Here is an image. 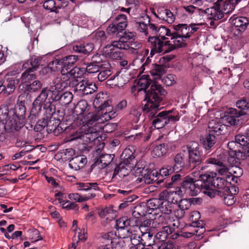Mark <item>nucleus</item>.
Segmentation results:
<instances>
[{
    "label": "nucleus",
    "mask_w": 249,
    "mask_h": 249,
    "mask_svg": "<svg viewBox=\"0 0 249 249\" xmlns=\"http://www.w3.org/2000/svg\"><path fill=\"white\" fill-rule=\"evenodd\" d=\"M68 83L62 81V77L55 79L49 87L44 88L36 99L40 102L43 106V109L46 113L47 116L43 118L42 122L53 123L52 124H60V119L58 114L55 113V106L53 102H57L63 90L67 86Z\"/></svg>",
    "instance_id": "1"
},
{
    "label": "nucleus",
    "mask_w": 249,
    "mask_h": 249,
    "mask_svg": "<svg viewBox=\"0 0 249 249\" xmlns=\"http://www.w3.org/2000/svg\"><path fill=\"white\" fill-rule=\"evenodd\" d=\"M112 100L107 94L103 92L98 93L93 102V106L99 112L102 111L103 115L100 116L92 112L88 113L84 118V121L74 123V124H99L115 117L116 112L112 110Z\"/></svg>",
    "instance_id": "2"
},
{
    "label": "nucleus",
    "mask_w": 249,
    "mask_h": 249,
    "mask_svg": "<svg viewBox=\"0 0 249 249\" xmlns=\"http://www.w3.org/2000/svg\"><path fill=\"white\" fill-rule=\"evenodd\" d=\"M98 125H81L78 130L74 131L75 128L74 125H68L64 129L61 125H46V132L47 134L53 133L54 136H58L60 134H68L71 133L70 136L71 140H75L82 138L86 136L89 141L100 142L105 139V135L103 136L100 135V131L97 130Z\"/></svg>",
    "instance_id": "3"
},
{
    "label": "nucleus",
    "mask_w": 249,
    "mask_h": 249,
    "mask_svg": "<svg viewBox=\"0 0 249 249\" xmlns=\"http://www.w3.org/2000/svg\"><path fill=\"white\" fill-rule=\"evenodd\" d=\"M151 80L148 74H143L138 79L137 84L142 88V93L145 96L143 101L146 102L143 107L144 110L150 111L152 108L158 107L159 102L162 100L161 95H165L167 91L160 84L154 83L150 88L146 89L151 84Z\"/></svg>",
    "instance_id": "4"
},
{
    "label": "nucleus",
    "mask_w": 249,
    "mask_h": 249,
    "mask_svg": "<svg viewBox=\"0 0 249 249\" xmlns=\"http://www.w3.org/2000/svg\"><path fill=\"white\" fill-rule=\"evenodd\" d=\"M28 94V93L24 92L18 96L14 111L15 116L12 119L8 118V107L5 106L0 107V124H23L26 109L22 99Z\"/></svg>",
    "instance_id": "5"
},
{
    "label": "nucleus",
    "mask_w": 249,
    "mask_h": 249,
    "mask_svg": "<svg viewBox=\"0 0 249 249\" xmlns=\"http://www.w3.org/2000/svg\"><path fill=\"white\" fill-rule=\"evenodd\" d=\"M236 107L241 110L238 111L236 109L230 108L227 112L220 114V118L215 122V124H224L229 123L230 124H238L242 117L249 113V102L245 99H242L236 103Z\"/></svg>",
    "instance_id": "6"
},
{
    "label": "nucleus",
    "mask_w": 249,
    "mask_h": 249,
    "mask_svg": "<svg viewBox=\"0 0 249 249\" xmlns=\"http://www.w3.org/2000/svg\"><path fill=\"white\" fill-rule=\"evenodd\" d=\"M201 24L191 23L178 24L174 25L173 31L175 32V40L173 43L176 48L185 47L187 45L186 39L189 38L192 35L199 29L198 27Z\"/></svg>",
    "instance_id": "7"
},
{
    "label": "nucleus",
    "mask_w": 249,
    "mask_h": 249,
    "mask_svg": "<svg viewBox=\"0 0 249 249\" xmlns=\"http://www.w3.org/2000/svg\"><path fill=\"white\" fill-rule=\"evenodd\" d=\"M80 59V57L77 55H70L62 58H55L48 65V68L52 71H55L61 70L62 75L68 76L69 71L74 67L75 63Z\"/></svg>",
    "instance_id": "8"
},
{
    "label": "nucleus",
    "mask_w": 249,
    "mask_h": 249,
    "mask_svg": "<svg viewBox=\"0 0 249 249\" xmlns=\"http://www.w3.org/2000/svg\"><path fill=\"white\" fill-rule=\"evenodd\" d=\"M163 95L161 97L162 98ZM162 99L159 102L158 107L152 108L150 111H147L146 110H143L145 113H149V115L151 117H154V119L152 121V124H156L158 123H164V124H174L179 120V117L178 113L175 109H172L169 110H164L161 111L156 114V110L157 109H160V108H158L160 107V103L161 102Z\"/></svg>",
    "instance_id": "9"
},
{
    "label": "nucleus",
    "mask_w": 249,
    "mask_h": 249,
    "mask_svg": "<svg viewBox=\"0 0 249 249\" xmlns=\"http://www.w3.org/2000/svg\"><path fill=\"white\" fill-rule=\"evenodd\" d=\"M229 126L230 125H215L210 127L209 126L211 130L208 134L200 138V144L206 150H210L216 142L215 135H225L228 132Z\"/></svg>",
    "instance_id": "10"
},
{
    "label": "nucleus",
    "mask_w": 249,
    "mask_h": 249,
    "mask_svg": "<svg viewBox=\"0 0 249 249\" xmlns=\"http://www.w3.org/2000/svg\"><path fill=\"white\" fill-rule=\"evenodd\" d=\"M151 48L150 55L152 57L156 53H168L175 49V44H170L169 41H165L160 39L157 36H150L148 38Z\"/></svg>",
    "instance_id": "11"
},
{
    "label": "nucleus",
    "mask_w": 249,
    "mask_h": 249,
    "mask_svg": "<svg viewBox=\"0 0 249 249\" xmlns=\"http://www.w3.org/2000/svg\"><path fill=\"white\" fill-rule=\"evenodd\" d=\"M215 172H207L199 176L197 186H200L202 192L211 198H214L216 195V191L213 190V175Z\"/></svg>",
    "instance_id": "12"
},
{
    "label": "nucleus",
    "mask_w": 249,
    "mask_h": 249,
    "mask_svg": "<svg viewBox=\"0 0 249 249\" xmlns=\"http://www.w3.org/2000/svg\"><path fill=\"white\" fill-rule=\"evenodd\" d=\"M135 26L138 31L148 37L152 36H156L159 27L157 25L150 22V18L147 15L142 17L139 21L136 22Z\"/></svg>",
    "instance_id": "13"
},
{
    "label": "nucleus",
    "mask_w": 249,
    "mask_h": 249,
    "mask_svg": "<svg viewBox=\"0 0 249 249\" xmlns=\"http://www.w3.org/2000/svg\"><path fill=\"white\" fill-rule=\"evenodd\" d=\"M229 149L228 163H238L239 160H245L247 158L246 153L241 151L243 148L241 143L235 141H230L227 144Z\"/></svg>",
    "instance_id": "14"
},
{
    "label": "nucleus",
    "mask_w": 249,
    "mask_h": 249,
    "mask_svg": "<svg viewBox=\"0 0 249 249\" xmlns=\"http://www.w3.org/2000/svg\"><path fill=\"white\" fill-rule=\"evenodd\" d=\"M128 25L127 16L124 14H120L117 15L111 23H110L106 31L108 35H118L125 29Z\"/></svg>",
    "instance_id": "15"
},
{
    "label": "nucleus",
    "mask_w": 249,
    "mask_h": 249,
    "mask_svg": "<svg viewBox=\"0 0 249 249\" xmlns=\"http://www.w3.org/2000/svg\"><path fill=\"white\" fill-rule=\"evenodd\" d=\"M42 107H43V105L35 99L32 104V107L30 115L26 120H24V124H32L35 123H36V124H52L53 123L42 122V121H41L43 118L48 115V113H46V115L44 114L40 119H38V115L42 110Z\"/></svg>",
    "instance_id": "16"
},
{
    "label": "nucleus",
    "mask_w": 249,
    "mask_h": 249,
    "mask_svg": "<svg viewBox=\"0 0 249 249\" xmlns=\"http://www.w3.org/2000/svg\"><path fill=\"white\" fill-rule=\"evenodd\" d=\"M24 126L25 125H0V142L5 140L7 133L22 137L27 129Z\"/></svg>",
    "instance_id": "17"
},
{
    "label": "nucleus",
    "mask_w": 249,
    "mask_h": 249,
    "mask_svg": "<svg viewBox=\"0 0 249 249\" xmlns=\"http://www.w3.org/2000/svg\"><path fill=\"white\" fill-rule=\"evenodd\" d=\"M114 236L113 232L103 234L101 239L102 245L99 249H122L119 239Z\"/></svg>",
    "instance_id": "18"
},
{
    "label": "nucleus",
    "mask_w": 249,
    "mask_h": 249,
    "mask_svg": "<svg viewBox=\"0 0 249 249\" xmlns=\"http://www.w3.org/2000/svg\"><path fill=\"white\" fill-rule=\"evenodd\" d=\"M197 183L198 179L195 180V178L187 177L185 180L182 181L180 188L183 193L187 194L191 196H196L202 191L200 186H197Z\"/></svg>",
    "instance_id": "19"
},
{
    "label": "nucleus",
    "mask_w": 249,
    "mask_h": 249,
    "mask_svg": "<svg viewBox=\"0 0 249 249\" xmlns=\"http://www.w3.org/2000/svg\"><path fill=\"white\" fill-rule=\"evenodd\" d=\"M187 149L189 154V163L190 165L195 167L199 165L204 160V156L198 145L196 147L187 145Z\"/></svg>",
    "instance_id": "20"
},
{
    "label": "nucleus",
    "mask_w": 249,
    "mask_h": 249,
    "mask_svg": "<svg viewBox=\"0 0 249 249\" xmlns=\"http://www.w3.org/2000/svg\"><path fill=\"white\" fill-rule=\"evenodd\" d=\"M183 191L180 187H177L175 191L164 190L160 195V199H166L172 205L178 204L183 195Z\"/></svg>",
    "instance_id": "21"
},
{
    "label": "nucleus",
    "mask_w": 249,
    "mask_h": 249,
    "mask_svg": "<svg viewBox=\"0 0 249 249\" xmlns=\"http://www.w3.org/2000/svg\"><path fill=\"white\" fill-rule=\"evenodd\" d=\"M137 170L140 174V176H142V178L140 179V182L143 180L145 183L150 184L158 180L157 177L159 175L157 171L151 170V169L145 168V166L138 167Z\"/></svg>",
    "instance_id": "22"
},
{
    "label": "nucleus",
    "mask_w": 249,
    "mask_h": 249,
    "mask_svg": "<svg viewBox=\"0 0 249 249\" xmlns=\"http://www.w3.org/2000/svg\"><path fill=\"white\" fill-rule=\"evenodd\" d=\"M224 154H220L217 157V159L213 158H209L205 160L206 164H212L218 166L216 169V171L219 174L221 175H225L227 173H230L229 167L225 166L224 161L225 157Z\"/></svg>",
    "instance_id": "23"
},
{
    "label": "nucleus",
    "mask_w": 249,
    "mask_h": 249,
    "mask_svg": "<svg viewBox=\"0 0 249 249\" xmlns=\"http://www.w3.org/2000/svg\"><path fill=\"white\" fill-rule=\"evenodd\" d=\"M152 13L157 18L160 20L166 21L168 23H172L175 20V15L171 11L163 7L158 8L157 11L153 8Z\"/></svg>",
    "instance_id": "24"
},
{
    "label": "nucleus",
    "mask_w": 249,
    "mask_h": 249,
    "mask_svg": "<svg viewBox=\"0 0 249 249\" xmlns=\"http://www.w3.org/2000/svg\"><path fill=\"white\" fill-rule=\"evenodd\" d=\"M121 158L123 159V161H121L122 162L130 164V167H135L137 168L139 167V163H137L135 160V149L133 146H129L124 149L121 155Z\"/></svg>",
    "instance_id": "25"
},
{
    "label": "nucleus",
    "mask_w": 249,
    "mask_h": 249,
    "mask_svg": "<svg viewBox=\"0 0 249 249\" xmlns=\"http://www.w3.org/2000/svg\"><path fill=\"white\" fill-rule=\"evenodd\" d=\"M181 176L180 174H177L172 176L171 178H165L157 181L158 185L161 187H166L167 188H176L178 183L181 185Z\"/></svg>",
    "instance_id": "26"
},
{
    "label": "nucleus",
    "mask_w": 249,
    "mask_h": 249,
    "mask_svg": "<svg viewBox=\"0 0 249 249\" xmlns=\"http://www.w3.org/2000/svg\"><path fill=\"white\" fill-rule=\"evenodd\" d=\"M46 126V125H29V126L25 125L24 127L27 128L25 132L27 130H28V132L31 131V134L34 136L35 141L39 142L44 138L45 134L47 133L46 129H45Z\"/></svg>",
    "instance_id": "27"
},
{
    "label": "nucleus",
    "mask_w": 249,
    "mask_h": 249,
    "mask_svg": "<svg viewBox=\"0 0 249 249\" xmlns=\"http://www.w3.org/2000/svg\"><path fill=\"white\" fill-rule=\"evenodd\" d=\"M94 45L92 43L78 42L72 46L73 51L75 53H81L85 55H89L93 51Z\"/></svg>",
    "instance_id": "28"
},
{
    "label": "nucleus",
    "mask_w": 249,
    "mask_h": 249,
    "mask_svg": "<svg viewBox=\"0 0 249 249\" xmlns=\"http://www.w3.org/2000/svg\"><path fill=\"white\" fill-rule=\"evenodd\" d=\"M2 82L3 83L2 85L4 88L2 94L8 95L11 94L15 89L16 80L14 77L2 74Z\"/></svg>",
    "instance_id": "29"
},
{
    "label": "nucleus",
    "mask_w": 249,
    "mask_h": 249,
    "mask_svg": "<svg viewBox=\"0 0 249 249\" xmlns=\"http://www.w3.org/2000/svg\"><path fill=\"white\" fill-rule=\"evenodd\" d=\"M220 4L218 3L217 1L213 6L207 8L206 10V13L210 16L209 18L216 20L223 18L224 16V13H223V10L219 6Z\"/></svg>",
    "instance_id": "30"
},
{
    "label": "nucleus",
    "mask_w": 249,
    "mask_h": 249,
    "mask_svg": "<svg viewBox=\"0 0 249 249\" xmlns=\"http://www.w3.org/2000/svg\"><path fill=\"white\" fill-rule=\"evenodd\" d=\"M87 162L85 156L78 155L72 158L69 161V166L75 170H78L85 166Z\"/></svg>",
    "instance_id": "31"
},
{
    "label": "nucleus",
    "mask_w": 249,
    "mask_h": 249,
    "mask_svg": "<svg viewBox=\"0 0 249 249\" xmlns=\"http://www.w3.org/2000/svg\"><path fill=\"white\" fill-rule=\"evenodd\" d=\"M112 73L111 67L109 62L104 61L101 65V68L98 71L97 78L99 81L102 82L106 80Z\"/></svg>",
    "instance_id": "32"
},
{
    "label": "nucleus",
    "mask_w": 249,
    "mask_h": 249,
    "mask_svg": "<svg viewBox=\"0 0 249 249\" xmlns=\"http://www.w3.org/2000/svg\"><path fill=\"white\" fill-rule=\"evenodd\" d=\"M232 22L235 30L243 33L249 25V19L245 17H239L234 18Z\"/></svg>",
    "instance_id": "33"
},
{
    "label": "nucleus",
    "mask_w": 249,
    "mask_h": 249,
    "mask_svg": "<svg viewBox=\"0 0 249 249\" xmlns=\"http://www.w3.org/2000/svg\"><path fill=\"white\" fill-rule=\"evenodd\" d=\"M42 59L41 56H32L23 64L22 69H27L29 71H36L40 65H42Z\"/></svg>",
    "instance_id": "34"
},
{
    "label": "nucleus",
    "mask_w": 249,
    "mask_h": 249,
    "mask_svg": "<svg viewBox=\"0 0 249 249\" xmlns=\"http://www.w3.org/2000/svg\"><path fill=\"white\" fill-rule=\"evenodd\" d=\"M216 192V195L222 198L225 204L228 206H231L235 203L236 198L230 190V187L225 191H218Z\"/></svg>",
    "instance_id": "35"
},
{
    "label": "nucleus",
    "mask_w": 249,
    "mask_h": 249,
    "mask_svg": "<svg viewBox=\"0 0 249 249\" xmlns=\"http://www.w3.org/2000/svg\"><path fill=\"white\" fill-rule=\"evenodd\" d=\"M134 218H128L127 217L123 216L117 220L116 221V226L117 230L126 229L127 232H129L130 230L127 228L130 226H135L137 225L136 223L134 222Z\"/></svg>",
    "instance_id": "36"
},
{
    "label": "nucleus",
    "mask_w": 249,
    "mask_h": 249,
    "mask_svg": "<svg viewBox=\"0 0 249 249\" xmlns=\"http://www.w3.org/2000/svg\"><path fill=\"white\" fill-rule=\"evenodd\" d=\"M213 190L214 191H225L229 188L228 186L229 182L225 178L219 177L217 176L216 173L213 175Z\"/></svg>",
    "instance_id": "37"
},
{
    "label": "nucleus",
    "mask_w": 249,
    "mask_h": 249,
    "mask_svg": "<svg viewBox=\"0 0 249 249\" xmlns=\"http://www.w3.org/2000/svg\"><path fill=\"white\" fill-rule=\"evenodd\" d=\"M130 165L125 162H120L114 169L113 175H118L120 178L127 176L130 172V169L135 168V167H130Z\"/></svg>",
    "instance_id": "38"
},
{
    "label": "nucleus",
    "mask_w": 249,
    "mask_h": 249,
    "mask_svg": "<svg viewBox=\"0 0 249 249\" xmlns=\"http://www.w3.org/2000/svg\"><path fill=\"white\" fill-rule=\"evenodd\" d=\"M157 36L160 37L161 40H165L170 38L171 40H175V32L173 31V27L172 29L166 28L164 26H160L159 27Z\"/></svg>",
    "instance_id": "39"
},
{
    "label": "nucleus",
    "mask_w": 249,
    "mask_h": 249,
    "mask_svg": "<svg viewBox=\"0 0 249 249\" xmlns=\"http://www.w3.org/2000/svg\"><path fill=\"white\" fill-rule=\"evenodd\" d=\"M169 150V145L166 142L157 144L154 146L152 154L154 157H162L166 155Z\"/></svg>",
    "instance_id": "40"
},
{
    "label": "nucleus",
    "mask_w": 249,
    "mask_h": 249,
    "mask_svg": "<svg viewBox=\"0 0 249 249\" xmlns=\"http://www.w3.org/2000/svg\"><path fill=\"white\" fill-rule=\"evenodd\" d=\"M244 160H239V163L236 164H232V163H228L229 166L230 174L232 176V179L237 182V179L240 177L243 173V170L239 165L241 164V161Z\"/></svg>",
    "instance_id": "41"
},
{
    "label": "nucleus",
    "mask_w": 249,
    "mask_h": 249,
    "mask_svg": "<svg viewBox=\"0 0 249 249\" xmlns=\"http://www.w3.org/2000/svg\"><path fill=\"white\" fill-rule=\"evenodd\" d=\"M103 51L106 57L113 60H120L126 57L123 52L120 51H115L114 49H105L104 47Z\"/></svg>",
    "instance_id": "42"
},
{
    "label": "nucleus",
    "mask_w": 249,
    "mask_h": 249,
    "mask_svg": "<svg viewBox=\"0 0 249 249\" xmlns=\"http://www.w3.org/2000/svg\"><path fill=\"white\" fill-rule=\"evenodd\" d=\"M125 41L120 36L118 40L112 41L110 43L106 45L104 47L106 49H118L120 50H127L129 49V45L128 43H125Z\"/></svg>",
    "instance_id": "43"
},
{
    "label": "nucleus",
    "mask_w": 249,
    "mask_h": 249,
    "mask_svg": "<svg viewBox=\"0 0 249 249\" xmlns=\"http://www.w3.org/2000/svg\"><path fill=\"white\" fill-rule=\"evenodd\" d=\"M141 236H138V241L142 243L143 244L147 247H150L155 245L154 240L153 237V234L150 232H142Z\"/></svg>",
    "instance_id": "44"
},
{
    "label": "nucleus",
    "mask_w": 249,
    "mask_h": 249,
    "mask_svg": "<svg viewBox=\"0 0 249 249\" xmlns=\"http://www.w3.org/2000/svg\"><path fill=\"white\" fill-rule=\"evenodd\" d=\"M185 155L181 153H178L174 158V164L172 166L175 171L178 173L184 168L185 166Z\"/></svg>",
    "instance_id": "45"
},
{
    "label": "nucleus",
    "mask_w": 249,
    "mask_h": 249,
    "mask_svg": "<svg viewBox=\"0 0 249 249\" xmlns=\"http://www.w3.org/2000/svg\"><path fill=\"white\" fill-rule=\"evenodd\" d=\"M150 70V72L152 76H156V79H160L162 76L166 72L165 68L163 65L152 64Z\"/></svg>",
    "instance_id": "46"
},
{
    "label": "nucleus",
    "mask_w": 249,
    "mask_h": 249,
    "mask_svg": "<svg viewBox=\"0 0 249 249\" xmlns=\"http://www.w3.org/2000/svg\"><path fill=\"white\" fill-rule=\"evenodd\" d=\"M145 125H143V127H144V133H139L138 134L136 135V137H141L142 135H146L145 141H148L151 137V134L153 130H158L160 132H163L165 130V128L164 127L165 125H162L161 127H157L156 125H147L146 127H145Z\"/></svg>",
    "instance_id": "47"
},
{
    "label": "nucleus",
    "mask_w": 249,
    "mask_h": 249,
    "mask_svg": "<svg viewBox=\"0 0 249 249\" xmlns=\"http://www.w3.org/2000/svg\"><path fill=\"white\" fill-rule=\"evenodd\" d=\"M113 206L112 205L108 207H100L98 210V214L101 218L108 219L110 218V214H114L116 211L113 209Z\"/></svg>",
    "instance_id": "48"
},
{
    "label": "nucleus",
    "mask_w": 249,
    "mask_h": 249,
    "mask_svg": "<svg viewBox=\"0 0 249 249\" xmlns=\"http://www.w3.org/2000/svg\"><path fill=\"white\" fill-rule=\"evenodd\" d=\"M96 196V194L93 193H89L88 195L84 196H80L78 193H71L68 197L71 200H75L78 202L86 201Z\"/></svg>",
    "instance_id": "49"
},
{
    "label": "nucleus",
    "mask_w": 249,
    "mask_h": 249,
    "mask_svg": "<svg viewBox=\"0 0 249 249\" xmlns=\"http://www.w3.org/2000/svg\"><path fill=\"white\" fill-rule=\"evenodd\" d=\"M77 190L79 191H89L93 189L95 191L99 190L98 184L96 183L78 182L76 183Z\"/></svg>",
    "instance_id": "50"
},
{
    "label": "nucleus",
    "mask_w": 249,
    "mask_h": 249,
    "mask_svg": "<svg viewBox=\"0 0 249 249\" xmlns=\"http://www.w3.org/2000/svg\"><path fill=\"white\" fill-rule=\"evenodd\" d=\"M159 210L165 215L170 214L173 211V205L166 199H161Z\"/></svg>",
    "instance_id": "51"
},
{
    "label": "nucleus",
    "mask_w": 249,
    "mask_h": 249,
    "mask_svg": "<svg viewBox=\"0 0 249 249\" xmlns=\"http://www.w3.org/2000/svg\"><path fill=\"white\" fill-rule=\"evenodd\" d=\"M72 98L73 95L71 92L70 91L64 92V90H63L57 102L61 106H64L71 103Z\"/></svg>",
    "instance_id": "52"
},
{
    "label": "nucleus",
    "mask_w": 249,
    "mask_h": 249,
    "mask_svg": "<svg viewBox=\"0 0 249 249\" xmlns=\"http://www.w3.org/2000/svg\"><path fill=\"white\" fill-rule=\"evenodd\" d=\"M107 37L104 31H97L93 35V40L98 45L101 46L107 42Z\"/></svg>",
    "instance_id": "53"
},
{
    "label": "nucleus",
    "mask_w": 249,
    "mask_h": 249,
    "mask_svg": "<svg viewBox=\"0 0 249 249\" xmlns=\"http://www.w3.org/2000/svg\"><path fill=\"white\" fill-rule=\"evenodd\" d=\"M115 155L114 154H101L99 158L96 161V162H99L102 164V168H105L108 165L111 164L112 161Z\"/></svg>",
    "instance_id": "54"
},
{
    "label": "nucleus",
    "mask_w": 249,
    "mask_h": 249,
    "mask_svg": "<svg viewBox=\"0 0 249 249\" xmlns=\"http://www.w3.org/2000/svg\"><path fill=\"white\" fill-rule=\"evenodd\" d=\"M201 217L200 213L197 211H194L192 212L189 215V220L191 222L189 226L191 227H199V224L201 223L199 221Z\"/></svg>",
    "instance_id": "55"
},
{
    "label": "nucleus",
    "mask_w": 249,
    "mask_h": 249,
    "mask_svg": "<svg viewBox=\"0 0 249 249\" xmlns=\"http://www.w3.org/2000/svg\"><path fill=\"white\" fill-rule=\"evenodd\" d=\"M147 213L146 210H145L144 207L142 208L141 206L135 207L132 214L133 218L134 219V222L137 224L136 226L138 225V218L145 216Z\"/></svg>",
    "instance_id": "56"
},
{
    "label": "nucleus",
    "mask_w": 249,
    "mask_h": 249,
    "mask_svg": "<svg viewBox=\"0 0 249 249\" xmlns=\"http://www.w3.org/2000/svg\"><path fill=\"white\" fill-rule=\"evenodd\" d=\"M86 72V70L84 68H80L77 67H74L69 71V73L67 77L70 78H80Z\"/></svg>",
    "instance_id": "57"
},
{
    "label": "nucleus",
    "mask_w": 249,
    "mask_h": 249,
    "mask_svg": "<svg viewBox=\"0 0 249 249\" xmlns=\"http://www.w3.org/2000/svg\"><path fill=\"white\" fill-rule=\"evenodd\" d=\"M56 1L54 0H46L43 6L44 9L53 12L55 13L59 12V8H57Z\"/></svg>",
    "instance_id": "58"
},
{
    "label": "nucleus",
    "mask_w": 249,
    "mask_h": 249,
    "mask_svg": "<svg viewBox=\"0 0 249 249\" xmlns=\"http://www.w3.org/2000/svg\"><path fill=\"white\" fill-rule=\"evenodd\" d=\"M42 88V83L39 80H35L30 84L25 85L26 90L29 92H36Z\"/></svg>",
    "instance_id": "59"
},
{
    "label": "nucleus",
    "mask_w": 249,
    "mask_h": 249,
    "mask_svg": "<svg viewBox=\"0 0 249 249\" xmlns=\"http://www.w3.org/2000/svg\"><path fill=\"white\" fill-rule=\"evenodd\" d=\"M25 70L21 76V80L23 83H26L29 81L34 79L36 78V75L33 73L34 71H28L27 69H22Z\"/></svg>",
    "instance_id": "60"
},
{
    "label": "nucleus",
    "mask_w": 249,
    "mask_h": 249,
    "mask_svg": "<svg viewBox=\"0 0 249 249\" xmlns=\"http://www.w3.org/2000/svg\"><path fill=\"white\" fill-rule=\"evenodd\" d=\"M176 172L172 165H165L159 170L158 175L159 176L166 177Z\"/></svg>",
    "instance_id": "61"
},
{
    "label": "nucleus",
    "mask_w": 249,
    "mask_h": 249,
    "mask_svg": "<svg viewBox=\"0 0 249 249\" xmlns=\"http://www.w3.org/2000/svg\"><path fill=\"white\" fill-rule=\"evenodd\" d=\"M161 200L159 199L153 198L149 200L147 203V207L152 210H159Z\"/></svg>",
    "instance_id": "62"
},
{
    "label": "nucleus",
    "mask_w": 249,
    "mask_h": 249,
    "mask_svg": "<svg viewBox=\"0 0 249 249\" xmlns=\"http://www.w3.org/2000/svg\"><path fill=\"white\" fill-rule=\"evenodd\" d=\"M102 64H96L88 63L86 64V71L88 73H95L98 72Z\"/></svg>",
    "instance_id": "63"
},
{
    "label": "nucleus",
    "mask_w": 249,
    "mask_h": 249,
    "mask_svg": "<svg viewBox=\"0 0 249 249\" xmlns=\"http://www.w3.org/2000/svg\"><path fill=\"white\" fill-rule=\"evenodd\" d=\"M162 82L167 86H170L176 82V75L172 74H168L166 76L160 78Z\"/></svg>",
    "instance_id": "64"
}]
</instances>
